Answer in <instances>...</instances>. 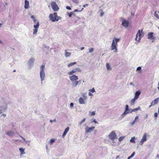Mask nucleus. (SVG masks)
I'll list each match as a JSON object with an SVG mask.
<instances>
[{"label":"nucleus","instance_id":"nucleus-14","mask_svg":"<svg viewBox=\"0 0 159 159\" xmlns=\"http://www.w3.org/2000/svg\"><path fill=\"white\" fill-rule=\"evenodd\" d=\"M45 77V74L44 71H40V77L41 79V80H44V78Z\"/></svg>","mask_w":159,"mask_h":159},{"label":"nucleus","instance_id":"nucleus-24","mask_svg":"<svg viewBox=\"0 0 159 159\" xmlns=\"http://www.w3.org/2000/svg\"><path fill=\"white\" fill-rule=\"evenodd\" d=\"M106 66L107 70H111V66L109 63H107L106 64Z\"/></svg>","mask_w":159,"mask_h":159},{"label":"nucleus","instance_id":"nucleus-20","mask_svg":"<svg viewBox=\"0 0 159 159\" xmlns=\"http://www.w3.org/2000/svg\"><path fill=\"white\" fill-rule=\"evenodd\" d=\"M34 59L33 58H31L29 61V64L30 65L33 64L34 61Z\"/></svg>","mask_w":159,"mask_h":159},{"label":"nucleus","instance_id":"nucleus-54","mask_svg":"<svg viewBox=\"0 0 159 159\" xmlns=\"http://www.w3.org/2000/svg\"><path fill=\"white\" fill-rule=\"evenodd\" d=\"M119 157V156H117L116 157V158L117 159V158H118Z\"/></svg>","mask_w":159,"mask_h":159},{"label":"nucleus","instance_id":"nucleus-7","mask_svg":"<svg viewBox=\"0 0 159 159\" xmlns=\"http://www.w3.org/2000/svg\"><path fill=\"white\" fill-rule=\"evenodd\" d=\"M81 71V70L79 68H75L71 71L68 72V74L70 75H73L74 73H76V72H80Z\"/></svg>","mask_w":159,"mask_h":159},{"label":"nucleus","instance_id":"nucleus-22","mask_svg":"<svg viewBox=\"0 0 159 159\" xmlns=\"http://www.w3.org/2000/svg\"><path fill=\"white\" fill-rule=\"evenodd\" d=\"M71 54V53L69 52H67L66 50H65V56L66 57H69Z\"/></svg>","mask_w":159,"mask_h":159},{"label":"nucleus","instance_id":"nucleus-57","mask_svg":"<svg viewBox=\"0 0 159 159\" xmlns=\"http://www.w3.org/2000/svg\"><path fill=\"white\" fill-rule=\"evenodd\" d=\"M131 158L130 157H128V159H130V158Z\"/></svg>","mask_w":159,"mask_h":159},{"label":"nucleus","instance_id":"nucleus-43","mask_svg":"<svg viewBox=\"0 0 159 159\" xmlns=\"http://www.w3.org/2000/svg\"><path fill=\"white\" fill-rule=\"evenodd\" d=\"M129 112H128L127 111H125L123 113V115H126V114L128 113Z\"/></svg>","mask_w":159,"mask_h":159},{"label":"nucleus","instance_id":"nucleus-13","mask_svg":"<svg viewBox=\"0 0 159 159\" xmlns=\"http://www.w3.org/2000/svg\"><path fill=\"white\" fill-rule=\"evenodd\" d=\"M129 24V23L128 21H126L125 20H123L122 24L126 28L128 27Z\"/></svg>","mask_w":159,"mask_h":159},{"label":"nucleus","instance_id":"nucleus-30","mask_svg":"<svg viewBox=\"0 0 159 159\" xmlns=\"http://www.w3.org/2000/svg\"><path fill=\"white\" fill-rule=\"evenodd\" d=\"M55 139H51L50 140V141L49 142L50 144V145H52V143L55 142Z\"/></svg>","mask_w":159,"mask_h":159},{"label":"nucleus","instance_id":"nucleus-19","mask_svg":"<svg viewBox=\"0 0 159 159\" xmlns=\"http://www.w3.org/2000/svg\"><path fill=\"white\" fill-rule=\"evenodd\" d=\"M14 134V132L12 131H8L6 133V134L9 136H12Z\"/></svg>","mask_w":159,"mask_h":159},{"label":"nucleus","instance_id":"nucleus-33","mask_svg":"<svg viewBox=\"0 0 159 159\" xmlns=\"http://www.w3.org/2000/svg\"><path fill=\"white\" fill-rule=\"evenodd\" d=\"M124 136L120 137L119 138V139H118L119 141L120 142V141H122L123 140V139H124Z\"/></svg>","mask_w":159,"mask_h":159},{"label":"nucleus","instance_id":"nucleus-28","mask_svg":"<svg viewBox=\"0 0 159 159\" xmlns=\"http://www.w3.org/2000/svg\"><path fill=\"white\" fill-rule=\"evenodd\" d=\"M76 64V62H71V63H70L68 64V65L67 66H68V67H69L72 66L73 65H74L75 64Z\"/></svg>","mask_w":159,"mask_h":159},{"label":"nucleus","instance_id":"nucleus-48","mask_svg":"<svg viewBox=\"0 0 159 159\" xmlns=\"http://www.w3.org/2000/svg\"><path fill=\"white\" fill-rule=\"evenodd\" d=\"M89 96H91L93 95L92 94V93H91V92H89Z\"/></svg>","mask_w":159,"mask_h":159},{"label":"nucleus","instance_id":"nucleus-5","mask_svg":"<svg viewBox=\"0 0 159 159\" xmlns=\"http://www.w3.org/2000/svg\"><path fill=\"white\" fill-rule=\"evenodd\" d=\"M109 138L112 140H113L115 139H117V135L114 131H112L109 135Z\"/></svg>","mask_w":159,"mask_h":159},{"label":"nucleus","instance_id":"nucleus-59","mask_svg":"<svg viewBox=\"0 0 159 159\" xmlns=\"http://www.w3.org/2000/svg\"><path fill=\"white\" fill-rule=\"evenodd\" d=\"M2 24H0V27L1 26Z\"/></svg>","mask_w":159,"mask_h":159},{"label":"nucleus","instance_id":"nucleus-26","mask_svg":"<svg viewBox=\"0 0 159 159\" xmlns=\"http://www.w3.org/2000/svg\"><path fill=\"white\" fill-rule=\"evenodd\" d=\"M81 94L83 98L85 100H86L87 99V97L86 96V93H82Z\"/></svg>","mask_w":159,"mask_h":159},{"label":"nucleus","instance_id":"nucleus-56","mask_svg":"<svg viewBox=\"0 0 159 159\" xmlns=\"http://www.w3.org/2000/svg\"><path fill=\"white\" fill-rule=\"evenodd\" d=\"M50 122H51V123H52V122H53V121H52V120H50Z\"/></svg>","mask_w":159,"mask_h":159},{"label":"nucleus","instance_id":"nucleus-36","mask_svg":"<svg viewBox=\"0 0 159 159\" xmlns=\"http://www.w3.org/2000/svg\"><path fill=\"white\" fill-rule=\"evenodd\" d=\"M89 91L90 92L94 93L95 92V89L93 88H92V89H89Z\"/></svg>","mask_w":159,"mask_h":159},{"label":"nucleus","instance_id":"nucleus-42","mask_svg":"<svg viewBox=\"0 0 159 159\" xmlns=\"http://www.w3.org/2000/svg\"><path fill=\"white\" fill-rule=\"evenodd\" d=\"M66 9H68V10H71V7L69 6H67L66 7Z\"/></svg>","mask_w":159,"mask_h":159},{"label":"nucleus","instance_id":"nucleus-18","mask_svg":"<svg viewBox=\"0 0 159 159\" xmlns=\"http://www.w3.org/2000/svg\"><path fill=\"white\" fill-rule=\"evenodd\" d=\"M69 129V127H67L65 129L64 132L62 135V137H64L66 135L67 132L68 131Z\"/></svg>","mask_w":159,"mask_h":159},{"label":"nucleus","instance_id":"nucleus-40","mask_svg":"<svg viewBox=\"0 0 159 159\" xmlns=\"http://www.w3.org/2000/svg\"><path fill=\"white\" fill-rule=\"evenodd\" d=\"M139 118V116H136V117H135V120H134V121L133 122V124L134 122H135L136 120L137 119H138Z\"/></svg>","mask_w":159,"mask_h":159},{"label":"nucleus","instance_id":"nucleus-35","mask_svg":"<svg viewBox=\"0 0 159 159\" xmlns=\"http://www.w3.org/2000/svg\"><path fill=\"white\" fill-rule=\"evenodd\" d=\"M89 114H90V116H92L94 115H95V111H93L92 112H90Z\"/></svg>","mask_w":159,"mask_h":159},{"label":"nucleus","instance_id":"nucleus-27","mask_svg":"<svg viewBox=\"0 0 159 159\" xmlns=\"http://www.w3.org/2000/svg\"><path fill=\"white\" fill-rule=\"evenodd\" d=\"M157 13H159V11H156L155 12L154 15H155V16L156 17L157 19H159V16L158 14Z\"/></svg>","mask_w":159,"mask_h":159},{"label":"nucleus","instance_id":"nucleus-25","mask_svg":"<svg viewBox=\"0 0 159 159\" xmlns=\"http://www.w3.org/2000/svg\"><path fill=\"white\" fill-rule=\"evenodd\" d=\"M135 137H132L131 139L130 140V142L132 143H135Z\"/></svg>","mask_w":159,"mask_h":159},{"label":"nucleus","instance_id":"nucleus-17","mask_svg":"<svg viewBox=\"0 0 159 159\" xmlns=\"http://www.w3.org/2000/svg\"><path fill=\"white\" fill-rule=\"evenodd\" d=\"M29 7V2L26 0H25V8L26 9H27Z\"/></svg>","mask_w":159,"mask_h":159},{"label":"nucleus","instance_id":"nucleus-12","mask_svg":"<svg viewBox=\"0 0 159 159\" xmlns=\"http://www.w3.org/2000/svg\"><path fill=\"white\" fill-rule=\"evenodd\" d=\"M94 128L95 127L94 126L92 127L91 128H89L87 127L85 128V132L87 133L90 132L92 131L93 130Z\"/></svg>","mask_w":159,"mask_h":159},{"label":"nucleus","instance_id":"nucleus-34","mask_svg":"<svg viewBox=\"0 0 159 159\" xmlns=\"http://www.w3.org/2000/svg\"><path fill=\"white\" fill-rule=\"evenodd\" d=\"M31 18L33 19L34 22L35 23V22L36 21V20L35 19V17L34 16L32 15L31 16Z\"/></svg>","mask_w":159,"mask_h":159},{"label":"nucleus","instance_id":"nucleus-47","mask_svg":"<svg viewBox=\"0 0 159 159\" xmlns=\"http://www.w3.org/2000/svg\"><path fill=\"white\" fill-rule=\"evenodd\" d=\"M154 116L155 117H157V116L158 115L157 113H155L154 114Z\"/></svg>","mask_w":159,"mask_h":159},{"label":"nucleus","instance_id":"nucleus-49","mask_svg":"<svg viewBox=\"0 0 159 159\" xmlns=\"http://www.w3.org/2000/svg\"><path fill=\"white\" fill-rule=\"evenodd\" d=\"M88 6V4H86L85 5H84L83 6V7H87Z\"/></svg>","mask_w":159,"mask_h":159},{"label":"nucleus","instance_id":"nucleus-38","mask_svg":"<svg viewBox=\"0 0 159 159\" xmlns=\"http://www.w3.org/2000/svg\"><path fill=\"white\" fill-rule=\"evenodd\" d=\"M129 110V106L128 105H127L125 106V111H128Z\"/></svg>","mask_w":159,"mask_h":159},{"label":"nucleus","instance_id":"nucleus-16","mask_svg":"<svg viewBox=\"0 0 159 159\" xmlns=\"http://www.w3.org/2000/svg\"><path fill=\"white\" fill-rule=\"evenodd\" d=\"M84 99L82 97H80L79 98V102L80 104H84L85 103V102L84 101Z\"/></svg>","mask_w":159,"mask_h":159},{"label":"nucleus","instance_id":"nucleus-53","mask_svg":"<svg viewBox=\"0 0 159 159\" xmlns=\"http://www.w3.org/2000/svg\"><path fill=\"white\" fill-rule=\"evenodd\" d=\"M84 48L83 47H82L81 48V49H80V50H83L84 49Z\"/></svg>","mask_w":159,"mask_h":159},{"label":"nucleus","instance_id":"nucleus-9","mask_svg":"<svg viewBox=\"0 0 159 159\" xmlns=\"http://www.w3.org/2000/svg\"><path fill=\"white\" fill-rule=\"evenodd\" d=\"M148 39L152 40H155V37L153 35L152 32L149 33L148 34Z\"/></svg>","mask_w":159,"mask_h":159},{"label":"nucleus","instance_id":"nucleus-46","mask_svg":"<svg viewBox=\"0 0 159 159\" xmlns=\"http://www.w3.org/2000/svg\"><path fill=\"white\" fill-rule=\"evenodd\" d=\"M73 2L75 3H78L79 2L78 1L76 0H74L73 1Z\"/></svg>","mask_w":159,"mask_h":159},{"label":"nucleus","instance_id":"nucleus-44","mask_svg":"<svg viewBox=\"0 0 159 159\" xmlns=\"http://www.w3.org/2000/svg\"><path fill=\"white\" fill-rule=\"evenodd\" d=\"M141 68L140 66H139L138 67H137V70H140L141 69Z\"/></svg>","mask_w":159,"mask_h":159},{"label":"nucleus","instance_id":"nucleus-45","mask_svg":"<svg viewBox=\"0 0 159 159\" xmlns=\"http://www.w3.org/2000/svg\"><path fill=\"white\" fill-rule=\"evenodd\" d=\"M74 104L73 103H71L70 104V106L71 107H73V106Z\"/></svg>","mask_w":159,"mask_h":159},{"label":"nucleus","instance_id":"nucleus-1","mask_svg":"<svg viewBox=\"0 0 159 159\" xmlns=\"http://www.w3.org/2000/svg\"><path fill=\"white\" fill-rule=\"evenodd\" d=\"M69 78L71 81L73 82V85L74 86H76L80 82V80L76 81V80H78V76L76 75H73L72 76H70Z\"/></svg>","mask_w":159,"mask_h":159},{"label":"nucleus","instance_id":"nucleus-10","mask_svg":"<svg viewBox=\"0 0 159 159\" xmlns=\"http://www.w3.org/2000/svg\"><path fill=\"white\" fill-rule=\"evenodd\" d=\"M147 140V135L146 133H145L140 141V145H142L144 142L146 141Z\"/></svg>","mask_w":159,"mask_h":159},{"label":"nucleus","instance_id":"nucleus-55","mask_svg":"<svg viewBox=\"0 0 159 159\" xmlns=\"http://www.w3.org/2000/svg\"><path fill=\"white\" fill-rule=\"evenodd\" d=\"M157 157H159V155L157 154Z\"/></svg>","mask_w":159,"mask_h":159},{"label":"nucleus","instance_id":"nucleus-4","mask_svg":"<svg viewBox=\"0 0 159 159\" xmlns=\"http://www.w3.org/2000/svg\"><path fill=\"white\" fill-rule=\"evenodd\" d=\"M142 33H143V31L142 30L141 31L140 30H139L136 35V38L135 40L139 42L141 38L143 37L142 35Z\"/></svg>","mask_w":159,"mask_h":159},{"label":"nucleus","instance_id":"nucleus-6","mask_svg":"<svg viewBox=\"0 0 159 159\" xmlns=\"http://www.w3.org/2000/svg\"><path fill=\"white\" fill-rule=\"evenodd\" d=\"M51 5L52 9L55 11H57L59 9L56 3L55 2H52L51 3Z\"/></svg>","mask_w":159,"mask_h":159},{"label":"nucleus","instance_id":"nucleus-37","mask_svg":"<svg viewBox=\"0 0 159 159\" xmlns=\"http://www.w3.org/2000/svg\"><path fill=\"white\" fill-rule=\"evenodd\" d=\"M85 118H84L79 123V124L80 125H81V124L83 123L84 122L85 120Z\"/></svg>","mask_w":159,"mask_h":159},{"label":"nucleus","instance_id":"nucleus-60","mask_svg":"<svg viewBox=\"0 0 159 159\" xmlns=\"http://www.w3.org/2000/svg\"><path fill=\"white\" fill-rule=\"evenodd\" d=\"M158 89L159 90V86L158 87Z\"/></svg>","mask_w":159,"mask_h":159},{"label":"nucleus","instance_id":"nucleus-31","mask_svg":"<svg viewBox=\"0 0 159 159\" xmlns=\"http://www.w3.org/2000/svg\"><path fill=\"white\" fill-rule=\"evenodd\" d=\"M73 14V12H71L70 13L68 12L67 15H68L69 17H71L72 15Z\"/></svg>","mask_w":159,"mask_h":159},{"label":"nucleus","instance_id":"nucleus-32","mask_svg":"<svg viewBox=\"0 0 159 159\" xmlns=\"http://www.w3.org/2000/svg\"><path fill=\"white\" fill-rule=\"evenodd\" d=\"M139 109H140V108H134V109H133L130 112L131 113L133 111H137L139 110Z\"/></svg>","mask_w":159,"mask_h":159},{"label":"nucleus","instance_id":"nucleus-58","mask_svg":"<svg viewBox=\"0 0 159 159\" xmlns=\"http://www.w3.org/2000/svg\"><path fill=\"white\" fill-rule=\"evenodd\" d=\"M53 121L56 122V119H55Z\"/></svg>","mask_w":159,"mask_h":159},{"label":"nucleus","instance_id":"nucleus-29","mask_svg":"<svg viewBox=\"0 0 159 159\" xmlns=\"http://www.w3.org/2000/svg\"><path fill=\"white\" fill-rule=\"evenodd\" d=\"M45 69V65L43 64L41 66V71H44Z\"/></svg>","mask_w":159,"mask_h":159},{"label":"nucleus","instance_id":"nucleus-41","mask_svg":"<svg viewBox=\"0 0 159 159\" xmlns=\"http://www.w3.org/2000/svg\"><path fill=\"white\" fill-rule=\"evenodd\" d=\"M135 152H134L132 154H131V155L130 156V157H131V158H132V157L134 156V155H135Z\"/></svg>","mask_w":159,"mask_h":159},{"label":"nucleus","instance_id":"nucleus-15","mask_svg":"<svg viewBox=\"0 0 159 159\" xmlns=\"http://www.w3.org/2000/svg\"><path fill=\"white\" fill-rule=\"evenodd\" d=\"M141 93V92L140 91L138 90L135 93V96L134 98L138 99L139 97V96Z\"/></svg>","mask_w":159,"mask_h":159},{"label":"nucleus","instance_id":"nucleus-39","mask_svg":"<svg viewBox=\"0 0 159 159\" xmlns=\"http://www.w3.org/2000/svg\"><path fill=\"white\" fill-rule=\"evenodd\" d=\"M94 49L93 48H91L89 49V52H93Z\"/></svg>","mask_w":159,"mask_h":159},{"label":"nucleus","instance_id":"nucleus-8","mask_svg":"<svg viewBox=\"0 0 159 159\" xmlns=\"http://www.w3.org/2000/svg\"><path fill=\"white\" fill-rule=\"evenodd\" d=\"M39 23L38 21H37L36 25H34V34H37L38 31V29L39 28Z\"/></svg>","mask_w":159,"mask_h":159},{"label":"nucleus","instance_id":"nucleus-23","mask_svg":"<svg viewBox=\"0 0 159 159\" xmlns=\"http://www.w3.org/2000/svg\"><path fill=\"white\" fill-rule=\"evenodd\" d=\"M137 99L136 98H134L132 99L131 101V102H130L131 105H134L135 101Z\"/></svg>","mask_w":159,"mask_h":159},{"label":"nucleus","instance_id":"nucleus-52","mask_svg":"<svg viewBox=\"0 0 159 159\" xmlns=\"http://www.w3.org/2000/svg\"><path fill=\"white\" fill-rule=\"evenodd\" d=\"M79 11H78V10L77 9H75L74 11V12H78Z\"/></svg>","mask_w":159,"mask_h":159},{"label":"nucleus","instance_id":"nucleus-3","mask_svg":"<svg viewBox=\"0 0 159 159\" xmlns=\"http://www.w3.org/2000/svg\"><path fill=\"white\" fill-rule=\"evenodd\" d=\"M49 18L52 22L57 21L61 19V17L58 16L57 13L56 12H54L53 14H50L49 16Z\"/></svg>","mask_w":159,"mask_h":159},{"label":"nucleus","instance_id":"nucleus-51","mask_svg":"<svg viewBox=\"0 0 159 159\" xmlns=\"http://www.w3.org/2000/svg\"><path fill=\"white\" fill-rule=\"evenodd\" d=\"M93 122H94V123H98V122H97V121H96V120H94L93 121Z\"/></svg>","mask_w":159,"mask_h":159},{"label":"nucleus","instance_id":"nucleus-50","mask_svg":"<svg viewBox=\"0 0 159 159\" xmlns=\"http://www.w3.org/2000/svg\"><path fill=\"white\" fill-rule=\"evenodd\" d=\"M103 14H104V13L103 12H101L100 14L101 16H102Z\"/></svg>","mask_w":159,"mask_h":159},{"label":"nucleus","instance_id":"nucleus-2","mask_svg":"<svg viewBox=\"0 0 159 159\" xmlns=\"http://www.w3.org/2000/svg\"><path fill=\"white\" fill-rule=\"evenodd\" d=\"M120 40V39L114 38V39L113 40L112 44L111 46V50H115L114 52H117V47L116 46L117 45V43Z\"/></svg>","mask_w":159,"mask_h":159},{"label":"nucleus","instance_id":"nucleus-61","mask_svg":"<svg viewBox=\"0 0 159 159\" xmlns=\"http://www.w3.org/2000/svg\"><path fill=\"white\" fill-rule=\"evenodd\" d=\"M16 71V70H14V71H13V72H15Z\"/></svg>","mask_w":159,"mask_h":159},{"label":"nucleus","instance_id":"nucleus-62","mask_svg":"<svg viewBox=\"0 0 159 159\" xmlns=\"http://www.w3.org/2000/svg\"><path fill=\"white\" fill-rule=\"evenodd\" d=\"M0 43H2V42H1V41H0Z\"/></svg>","mask_w":159,"mask_h":159},{"label":"nucleus","instance_id":"nucleus-63","mask_svg":"<svg viewBox=\"0 0 159 159\" xmlns=\"http://www.w3.org/2000/svg\"><path fill=\"white\" fill-rule=\"evenodd\" d=\"M83 8L82 9V10H83Z\"/></svg>","mask_w":159,"mask_h":159},{"label":"nucleus","instance_id":"nucleus-21","mask_svg":"<svg viewBox=\"0 0 159 159\" xmlns=\"http://www.w3.org/2000/svg\"><path fill=\"white\" fill-rule=\"evenodd\" d=\"M19 150L20 152V154L21 155L25 154V153L24 152L25 149L22 148H19Z\"/></svg>","mask_w":159,"mask_h":159},{"label":"nucleus","instance_id":"nucleus-11","mask_svg":"<svg viewBox=\"0 0 159 159\" xmlns=\"http://www.w3.org/2000/svg\"><path fill=\"white\" fill-rule=\"evenodd\" d=\"M159 98H157L155 99L151 103V105L150 106V107L151 106H154V105L157 104L159 101Z\"/></svg>","mask_w":159,"mask_h":159}]
</instances>
